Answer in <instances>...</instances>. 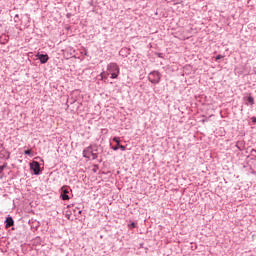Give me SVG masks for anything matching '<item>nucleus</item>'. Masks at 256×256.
I'll return each instance as SVG.
<instances>
[{"mask_svg":"<svg viewBox=\"0 0 256 256\" xmlns=\"http://www.w3.org/2000/svg\"><path fill=\"white\" fill-rule=\"evenodd\" d=\"M82 155L84 159H89V161H95V159H98L99 157V153H97V146L90 144L83 150Z\"/></svg>","mask_w":256,"mask_h":256,"instance_id":"obj_1","label":"nucleus"},{"mask_svg":"<svg viewBox=\"0 0 256 256\" xmlns=\"http://www.w3.org/2000/svg\"><path fill=\"white\" fill-rule=\"evenodd\" d=\"M107 71L111 74V79H117L119 77V65L115 62H111L107 65Z\"/></svg>","mask_w":256,"mask_h":256,"instance_id":"obj_2","label":"nucleus"},{"mask_svg":"<svg viewBox=\"0 0 256 256\" xmlns=\"http://www.w3.org/2000/svg\"><path fill=\"white\" fill-rule=\"evenodd\" d=\"M148 81L152 83L153 85H157L161 81V74L159 71H152L148 75Z\"/></svg>","mask_w":256,"mask_h":256,"instance_id":"obj_3","label":"nucleus"},{"mask_svg":"<svg viewBox=\"0 0 256 256\" xmlns=\"http://www.w3.org/2000/svg\"><path fill=\"white\" fill-rule=\"evenodd\" d=\"M69 193H71V188H69V186H63L61 188L60 197L62 201H69L71 199Z\"/></svg>","mask_w":256,"mask_h":256,"instance_id":"obj_4","label":"nucleus"},{"mask_svg":"<svg viewBox=\"0 0 256 256\" xmlns=\"http://www.w3.org/2000/svg\"><path fill=\"white\" fill-rule=\"evenodd\" d=\"M30 169L35 175H41V164L37 161L30 163Z\"/></svg>","mask_w":256,"mask_h":256,"instance_id":"obj_5","label":"nucleus"},{"mask_svg":"<svg viewBox=\"0 0 256 256\" xmlns=\"http://www.w3.org/2000/svg\"><path fill=\"white\" fill-rule=\"evenodd\" d=\"M37 59H39L40 63L42 65H45V63H47V61H49V55L47 54H37L36 55Z\"/></svg>","mask_w":256,"mask_h":256,"instance_id":"obj_6","label":"nucleus"},{"mask_svg":"<svg viewBox=\"0 0 256 256\" xmlns=\"http://www.w3.org/2000/svg\"><path fill=\"white\" fill-rule=\"evenodd\" d=\"M119 55L120 57H129V55H131V50L129 48H122L120 51H119Z\"/></svg>","mask_w":256,"mask_h":256,"instance_id":"obj_7","label":"nucleus"},{"mask_svg":"<svg viewBox=\"0 0 256 256\" xmlns=\"http://www.w3.org/2000/svg\"><path fill=\"white\" fill-rule=\"evenodd\" d=\"M5 223H6V229H9V227H13V225H15V221L11 216L6 218Z\"/></svg>","mask_w":256,"mask_h":256,"instance_id":"obj_8","label":"nucleus"},{"mask_svg":"<svg viewBox=\"0 0 256 256\" xmlns=\"http://www.w3.org/2000/svg\"><path fill=\"white\" fill-rule=\"evenodd\" d=\"M5 153L8 154V156L6 157V159H9L10 153L7 152V151H5V150L0 151V158L3 159V157H5Z\"/></svg>","mask_w":256,"mask_h":256,"instance_id":"obj_9","label":"nucleus"},{"mask_svg":"<svg viewBox=\"0 0 256 256\" xmlns=\"http://www.w3.org/2000/svg\"><path fill=\"white\" fill-rule=\"evenodd\" d=\"M247 101L248 103H250V105H255V99L253 98V96H248Z\"/></svg>","mask_w":256,"mask_h":256,"instance_id":"obj_10","label":"nucleus"},{"mask_svg":"<svg viewBox=\"0 0 256 256\" xmlns=\"http://www.w3.org/2000/svg\"><path fill=\"white\" fill-rule=\"evenodd\" d=\"M5 169H7V163H4V165L0 166V175L3 173V171H5Z\"/></svg>","mask_w":256,"mask_h":256,"instance_id":"obj_11","label":"nucleus"},{"mask_svg":"<svg viewBox=\"0 0 256 256\" xmlns=\"http://www.w3.org/2000/svg\"><path fill=\"white\" fill-rule=\"evenodd\" d=\"M112 141H114V143H116V145H120V143H121V140H119V137H114L112 139Z\"/></svg>","mask_w":256,"mask_h":256,"instance_id":"obj_12","label":"nucleus"},{"mask_svg":"<svg viewBox=\"0 0 256 256\" xmlns=\"http://www.w3.org/2000/svg\"><path fill=\"white\" fill-rule=\"evenodd\" d=\"M128 227H130L132 229H136L137 224L135 222H131V224H129Z\"/></svg>","mask_w":256,"mask_h":256,"instance_id":"obj_13","label":"nucleus"},{"mask_svg":"<svg viewBox=\"0 0 256 256\" xmlns=\"http://www.w3.org/2000/svg\"><path fill=\"white\" fill-rule=\"evenodd\" d=\"M223 55L219 54L216 56L215 61H219V59H223Z\"/></svg>","mask_w":256,"mask_h":256,"instance_id":"obj_14","label":"nucleus"},{"mask_svg":"<svg viewBox=\"0 0 256 256\" xmlns=\"http://www.w3.org/2000/svg\"><path fill=\"white\" fill-rule=\"evenodd\" d=\"M119 146V149H121V151H126L127 150V147L123 146V145H118Z\"/></svg>","mask_w":256,"mask_h":256,"instance_id":"obj_15","label":"nucleus"},{"mask_svg":"<svg viewBox=\"0 0 256 256\" xmlns=\"http://www.w3.org/2000/svg\"><path fill=\"white\" fill-rule=\"evenodd\" d=\"M113 151H119V145L116 144V146L112 147Z\"/></svg>","mask_w":256,"mask_h":256,"instance_id":"obj_16","label":"nucleus"},{"mask_svg":"<svg viewBox=\"0 0 256 256\" xmlns=\"http://www.w3.org/2000/svg\"><path fill=\"white\" fill-rule=\"evenodd\" d=\"M24 155H31V150H25Z\"/></svg>","mask_w":256,"mask_h":256,"instance_id":"obj_17","label":"nucleus"},{"mask_svg":"<svg viewBox=\"0 0 256 256\" xmlns=\"http://www.w3.org/2000/svg\"><path fill=\"white\" fill-rule=\"evenodd\" d=\"M251 121L252 123H256V117L255 116L251 117Z\"/></svg>","mask_w":256,"mask_h":256,"instance_id":"obj_18","label":"nucleus"},{"mask_svg":"<svg viewBox=\"0 0 256 256\" xmlns=\"http://www.w3.org/2000/svg\"><path fill=\"white\" fill-rule=\"evenodd\" d=\"M253 153H256V150L255 149H252L251 150V154L253 155Z\"/></svg>","mask_w":256,"mask_h":256,"instance_id":"obj_19","label":"nucleus"},{"mask_svg":"<svg viewBox=\"0 0 256 256\" xmlns=\"http://www.w3.org/2000/svg\"><path fill=\"white\" fill-rule=\"evenodd\" d=\"M84 55H87V52H85V54Z\"/></svg>","mask_w":256,"mask_h":256,"instance_id":"obj_20","label":"nucleus"}]
</instances>
